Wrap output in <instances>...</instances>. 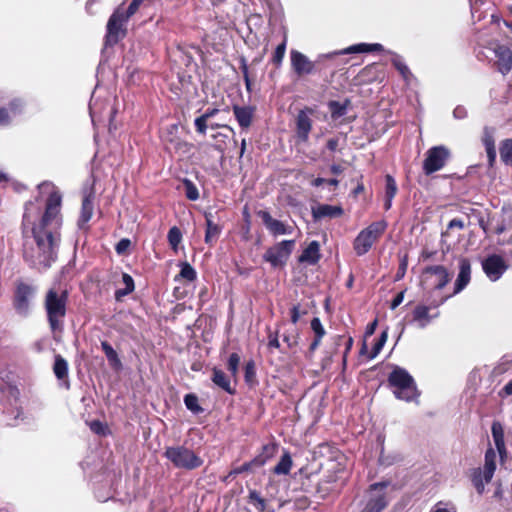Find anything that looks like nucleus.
Listing matches in <instances>:
<instances>
[{"mask_svg": "<svg viewBox=\"0 0 512 512\" xmlns=\"http://www.w3.org/2000/svg\"><path fill=\"white\" fill-rule=\"evenodd\" d=\"M38 192L45 205L41 224L62 222V195L59 189L52 182L44 181L38 185Z\"/></svg>", "mask_w": 512, "mask_h": 512, "instance_id": "obj_1", "label": "nucleus"}, {"mask_svg": "<svg viewBox=\"0 0 512 512\" xmlns=\"http://www.w3.org/2000/svg\"><path fill=\"white\" fill-rule=\"evenodd\" d=\"M68 291L56 287L50 288L45 296V310L52 331L60 330L66 315Z\"/></svg>", "mask_w": 512, "mask_h": 512, "instance_id": "obj_2", "label": "nucleus"}, {"mask_svg": "<svg viewBox=\"0 0 512 512\" xmlns=\"http://www.w3.org/2000/svg\"><path fill=\"white\" fill-rule=\"evenodd\" d=\"M388 383L393 388L397 399L412 402L416 401L420 395L413 377L402 367L396 366L392 370Z\"/></svg>", "mask_w": 512, "mask_h": 512, "instance_id": "obj_3", "label": "nucleus"}, {"mask_svg": "<svg viewBox=\"0 0 512 512\" xmlns=\"http://www.w3.org/2000/svg\"><path fill=\"white\" fill-rule=\"evenodd\" d=\"M164 456L180 469L193 470L203 464V460L185 446L167 447Z\"/></svg>", "mask_w": 512, "mask_h": 512, "instance_id": "obj_4", "label": "nucleus"}, {"mask_svg": "<svg viewBox=\"0 0 512 512\" xmlns=\"http://www.w3.org/2000/svg\"><path fill=\"white\" fill-rule=\"evenodd\" d=\"M391 482L382 481L373 483L367 490V500L360 512H382L388 505L390 499L387 494Z\"/></svg>", "mask_w": 512, "mask_h": 512, "instance_id": "obj_5", "label": "nucleus"}, {"mask_svg": "<svg viewBox=\"0 0 512 512\" xmlns=\"http://www.w3.org/2000/svg\"><path fill=\"white\" fill-rule=\"evenodd\" d=\"M36 242L39 249V264L45 269L49 268L57 256L56 248L59 243V236L50 231H44L37 236Z\"/></svg>", "mask_w": 512, "mask_h": 512, "instance_id": "obj_6", "label": "nucleus"}, {"mask_svg": "<svg viewBox=\"0 0 512 512\" xmlns=\"http://www.w3.org/2000/svg\"><path fill=\"white\" fill-rule=\"evenodd\" d=\"M496 470V452L493 448H488L485 452V463L483 470L476 468L472 472V483L479 494L485 490V484H488L493 478Z\"/></svg>", "mask_w": 512, "mask_h": 512, "instance_id": "obj_7", "label": "nucleus"}, {"mask_svg": "<svg viewBox=\"0 0 512 512\" xmlns=\"http://www.w3.org/2000/svg\"><path fill=\"white\" fill-rule=\"evenodd\" d=\"M450 157V152L445 146H434L426 152L423 161V171L426 175H430L442 169Z\"/></svg>", "mask_w": 512, "mask_h": 512, "instance_id": "obj_8", "label": "nucleus"}, {"mask_svg": "<svg viewBox=\"0 0 512 512\" xmlns=\"http://www.w3.org/2000/svg\"><path fill=\"white\" fill-rule=\"evenodd\" d=\"M450 281V274L442 265L428 266L422 273V284L435 290L443 289Z\"/></svg>", "mask_w": 512, "mask_h": 512, "instance_id": "obj_9", "label": "nucleus"}, {"mask_svg": "<svg viewBox=\"0 0 512 512\" xmlns=\"http://www.w3.org/2000/svg\"><path fill=\"white\" fill-rule=\"evenodd\" d=\"M295 246L294 240H284L276 245L270 247L265 252L263 258L266 262L270 263L273 267L283 266L290 254L292 253Z\"/></svg>", "mask_w": 512, "mask_h": 512, "instance_id": "obj_10", "label": "nucleus"}, {"mask_svg": "<svg viewBox=\"0 0 512 512\" xmlns=\"http://www.w3.org/2000/svg\"><path fill=\"white\" fill-rule=\"evenodd\" d=\"M127 21L121 7L113 12L107 23L106 44L114 45L125 36L124 25Z\"/></svg>", "mask_w": 512, "mask_h": 512, "instance_id": "obj_11", "label": "nucleus"}, {"mask_svg": "<svg viewBox=\"0 0 512 512\" xmlns=\"http://www.w3.org/2000/svg\"><path fill=\"white\" fill-rule=\"evenodd\" d=\"M384 232L383 226H368L354 240V250L358 256L366 254Z\"/></svg>", "mask_w": 512, "mask_h": 512, "instance_id": "obj_12", "label": "nucleus"}, {"mask_svg": "<svg viewBox=\"0 0 512 512\" xmlns=\"http://www.w3.org/2000/svg\"><path fill=\"white\" fill-rule=\"evenodd\" d=\"M315 110L311 107L300 109L295 117V135L299 142L307 143L313 127L312 116Z\"/></svg>", "mask_w": 512, "mask_h": 512, "instance_id": "obj_13", "label": "nucleus"}, {"mask_svg": "<svg viewBox=\"0 0 512 512\" xmlns=\"http://www.w3.org/2000/svg\"><path fill=\"white\" fill-rule=\"evenodd\" d=\"M179 127L177 124H171L166 127L163 140L166 146V149L169 152H175L179 154H186L190 150V145L183 141L178 136Z\"/></svg>", "mask_w": 512, "mask_h": 512, "instance_id": "obj_14", "label": "nucleus"}, {"mask_svg": "<svg viewBox=\"0 0 512 512\" xmlns=\"http://www.w3.org/2000/svg\"><path fill=\"white\" fill-rule=\"evenodd\" d=\"M482 268L491 281H497L508 269V264L500 255L492 254L482 261Z\"/></svg>", "mask_w": 512, "mask_h": 512, "instance_id": "obj_15", "label": "nucleus"}, {"mask_svg": "<svg viewBox=\"0 0 512 512\" xmlns=\"http://www.w3.org/2000/svg\"><path fill=\"white\" fill-rule=\"evenodd\" d=\"M450 296L442 297L439 301H431L429 305H417L413 310V321L417 322L418 327L425 328L433 318L438 317L437 312L434 315L429 314L431 308H438L441 306Z\"/></svg>", "mask_w": 512, "mask_h": 512, "instance_id": "obj_16", "label": "nucleus"}, {"mask_svg": "<svg viewBox=\"0 0 512 512\" xmlns=\"http://www.w3.org/2000/svg\"><path fill=\"white\" fill-rule=\"evenodd\" d=\"M95 189L94 182L85 184L82 189V206L80 222L87 223L91 220L94 211Z\"/></svg>", "mask_w": 512, "mask_h": 512, "instance_id": "obj_17", "label": "nucleus"}, {"mask_svg": "<svg viewBox=\"0 0 512 512\" xmlns=\"http://www.w3.org/2000/svg\"><path fill=\"white\" fill-rule=\"evenodd\" d=\"M291 66L298 76L308 75L314 71L315 64L303 53L292 50L290 53Z\"/></svg>", "mask_w": 512, "mask_h": 512, "instance_id": "obj_18", "label": "nucleus"}, {"mask_svg": "<svg viewBox=\"0 0 512 512\" xmlns=\"http://www.w3.org/2000/svg\"><path fill=\"white\" fill-rule=\"evenodd\" d=\"M496 65L502 75H507L512 70V44L498 45L495 48Z\"/></svg>", "mask_w": 512, "mask_h": 512, "instance_id": "obj_19", "label": "nucleus"}, {"mask_svg": "<svg viewBox=\"0 0 512 512\" xmlns=\"http://www.w3.org/2000/svg\"><path fill=\"white\" fill-rule=\"evenodd\" d=\"M343 214V209L338 205L317 204L312 206L314 221L330 220Z\"/></svg>", "mask_w": 512, "mask_h": 512, "instance_id": "obj_20", "label": "nucleus"}, {"mask_svg": "<svg viewBox=\"0 0 512 512\" xmlns=\"http://www.w3.org/2000/svg\"><path fill=\"white\" fill-rule=\"evenodd\" d=\"M383 50H384L383 45H381L379 43H374V44L360 43V44L352 45V46H350L346 49H343L341 51L322 54L319 56L318 60L320 61L321 59H324V58L331 59L334 56L340 55V54L367 53V52L383 51Z\"/></svg>", "mask_w": 512, "mask_h": 512, "instance_id": "obj_21", "label": "nucleus"}, {"mask_svg": "<svg viewBox=\"0 0 512 512\" xmlns=\"http://www.w3.org/2000/svg\"><path fill=\"white\" fill-rule=\"evenodd\" d=\"M471 265L468 259L462 258L459 262V273L455 281L453 294L460 293L470 282Z\"/></svg>", "mask_w": 512, "mask_h": 512, "instance_id": "obj_22", "label": "nucleus"}, {"mask_svg": "<svg viewBox=\"0 0 512 512\" xmlns=\"http://www.w3.org/2000/svg\"><path fill=\"white\" fill-rule=\"evenodd\" d=\"M31 293V288L29 285L24 283H19L17 285L15 296H14V306L16 310L20 313H27L28 311V297Z\"/></svg>", "mask_w": 512, "mask_h": 512, "instance_id": "obj_23", "label": "nucleus"}, {"mask_svg": "<svg viewBox=\"0 0 512 512\" xmlns=\"http://www.w3.org/2000/svg\"><path fill=\"white\" fill-rule=\"evenodd\" d=\"M23 111V103L19 99H14L7 107H0V125H8L11 118L20 115Z\"/></svg>", "mask_w": 512, "mask_h": 512, "instance_id": "obj_24", "label": "nucleus"}, {"mask_svg": "<svg viewBox=\"0 0 512 512\" xmlns=\"http://www.w3.org/2000/svg\"><path fill=\"white\" fill-rule=\"evenodd\" d=\"M234 116L242 129H248L251 126L254 109L249 106H233Z\"/></svg>", "mask_w": 512, "mask_h": 512, "instance_id": "obj_25", "label": "nucleus"}, {"mask_svg": "<svg viewBox=\"0 0 512 512\" xmlns=\"http://www.w3.org/2000/svg\"><path fill=\"white\" fill-rule=\"evenodd\" d=\"M53 372L56 378L63 382V386L66 389L70 388V382L68 379V363L67 361L59 354L55 355Z\"/></svg>", "mask_w": 512, "mask_h": 512, "instance_id": "obj_26", "label": "nucleus"}, {"mask_svg": "<svg viewBox=\"0 0 512 512\" xmlns=\"http://www.w3.org/2000/svg\"><path fill=\"white\" fill-rule=\"evenodd\" d=\"M320 245L317 241H312L299 256L298 261L308 265H315L320 259Z\"/></svg>", "mask_w": 512, "mask_h": 512, "instance_id": "obj_27", "label": "nucleus"}, {"mask_svg": "<svg viewBox=\"0 0 512 512\" xmlns=\"http://www.w3.org/2000/svg\"><path fill=\"white\" fill-rule=\"evenodd\" d=\"M211 379L215 385H217L227 393L231 395L235 393V390L231 387L230 379L221 369L214 368Z\"/></svg>", "mask_w": 512, "mask_h": 512, "instance_id": "obj_28", "label": "nucleus"}, {"mask_svg": "<svg viewBox=\"0 0 512 512\" xmlns=\"http://www.w3.org/2000/svg\"><path fill=\"white\" fill-rule=\"evenodd\" d=\"M101 348L109 362V365L114 369H120L122 367V363L114 348L107 341L101 342Z\"/></svg>", "mask_w": 512, "mask_h": 512, "instance_id": "obj_29", "label": "nucleus"}, {"mask_svg": "<svg viewBox=\"0 0 512 512\" xmlns=\"http://www.w3.org/2000/svg\"><path fill=\"white\" fill-rule=\"evenodd\" d=\"M350 105V100L346 99L343 103L339 101H329L328 102V108L331 113V118L333 120H336L344 115H346L348 107Z\"/></svg>", "mask_w": 512, "mask_h": 512, "instance_id": "obj_30", "label": "nucleus"}, {"mask_svg": "<svg viewBox=\"0 0 512 512\" xmlns=\"http://www.w3.org/2000/svg\"><path fill=\"white\" fill-rule=\"evenodd\" d=\"M122 283L124 285L123 288H119L115 291L116 300H121L123 297L132 293L135 289L134 280L131 275L127 273L122 274Z\"/></svg>", "mask_w": 512, "mask_h": 512, "instance_id": "obj_31", "label": "nucleus"}, {"mask_svg": "<svg viewBox=\"0 0 512 512\" xmlns=\"http://www.w3.org/2000/svg\"><path fill=\"white\" fill-rule=\"evenodd\" d=\"M385 182H386V185H385V204L384 205H385L386 209H389L392 204V199L396 195L398 188H397L395 179L389 174L385 176Z\"/></svg>", "mask_w": 512, "mask_h": 512, "instance_id": "obj_32", "label": "nucleus"}, {"mask_svg": "<svg viewBox=\"0 0 512 512\" xmlns=\"http://www.w3.org/2000/svg\"><path fill=\"white\" fill-rule=\"evenodd\" d=\"M389 53L393 56L391 59L393 66L401 74L403 79L406 82H409L410 79L412 78V73H411L410 69L408 68V66L405 64V62L403 61L402 57L393 52H389Z\"/></svg>", "mask_w": 512, "mask_h": 512, "instance_id": "obj_33", "label": "nucleus"}, {"mask_svg": "<svg viewBox=\"0 0 512 512\" xmlns=\"http://www.w3.org/2000/svg\"><path fill=\"white\" fill-rule=\"evenodd\" d=\"M292 458L288 452H285L276 466L273 468V473L276 475H287L292 468Z\"/></svg>", "mask_w": 512, "mask_h": 512, "instance_id": "obj_34", "label": "nucleus"}, {"mask_svg": "<svg viewBox=\"0 0 512 512\" xmlns=\"http://www.w3.org/2000/svg\"><path fill=\"white\" fill-rule=\"evenodd\" d=\"M266 463V458L259 455L249 462H245L240 467L234 470V473L240 474L243 472L251 471L255 467H261Z\"/></svg>", "mask_w": 512, "mask_h": 512, "instance_id": "obj_35", "label": "nucleus"}, {"mask_svg": "<svg viewBox=\"0 0 512 512\" xmlns=\"http://www.w3.org/2000/svg\"><path fill=\"white\" fill-rule=\"evenodd\" d=\"M500 157L505 164L512 166V139H506L501 143Z\"/></svg>", "mask_w": 512, "mask_h": 512, "instance_id": "obj_36", "label": "nucleus"}, {"mask_svg": "<svg viewBox=\"0 0 512 512\" xmlns=\"http://www.w3.org/2000/svg\"><path fill=\"white\" fill-rule=\"evenodd\" d=\"M180 273L178 276L175 277V280L177 281L178 278L185 279L189 282H192L196 279L197 274L195 269L188 263V262H181L180 263Z\"/></svg>", "mask_w": 512, "mask_h": 512, "instance_id": "obj_37", "label": "nucleus"}, {"mask_svg": "<svg viewBox=\"0 0 512 512\" xmlns=\"http://www.w3.org/2000/svg\"><path fill=\"white\" fill-rule=\"evenodd\" d=\"M248 499H249V503L251 505H253V507L258 512H264L265 511V509H266V500L261 497V495H260V493L258 491L251 490L249 492Z\"/></svg>", "mask_w": 512, "mask_h": 512, "instance_id": "obj_38", "label": "nucleus"}, {"mask_svg": "<svg viewBox=\"0 0 512 512\" xmlns=\"http://www.w3.org/2000/svg\"><path fill=\"white\" fill-rule=\"evenodd\" d=\"M184 404L188 410L195 414L203 411V408L198 403V397L195 394H187L184 397Z\"/></svg>", "mask_w": 512, "mask_h": 512, "instance_id": "obj_39", "label": "nucleus"}, {"mask_svg": "<svg viewBox=\"0 0 512 512\" xmlns=\"http://www.w3.org/2000/svg\"><path fill=\"white\" fill-rule=\"evenodd\" d=\"M182 240V232L177 226H172L168 233V241L171 246V248L174 251H177L178 245L180 244Z\"/></svg>", "mask_w": 512, "mask_h": 512, "instance_id": "obj_40", "label": "nucleus"}, {"mask_svg": "<svg viewBox=\"0 0 512 512\" xmlns=\"http://www.w3.org/2000/svg\"><path fill=\"white\" fill-rule=\"evenodd\" d=\"M387 337H388L387 332L383 331L381 333L379 339L377 340V342L374 344L370 354L368 355L369 360L374 359L380 353V351L382 350L383 346L385 345V343L387 341Z\"/></svg>", "mask_w": 512, "mask_h": 512, "instance_id": "obj_41", "label": "nucleus"}, {"mask_svg": "<svg viewBox=\"0 0 512 512\" xmlns=\"http://www.w3.org/2000/svg\"><path fill=\"white\" fill-rule=\"evenodd\" d=\"M185 195L189 200L195 201L199 198V192L197 187L193 184L192 181L185 179L183 181Z\"/></svg>", "mask_w": 512, "mask_h": 512, "instance_id": "obj_42", "label": "nucleus"}, {"mask_svg": "<svg viewBox=\"0 0 512 512\" xmlns=\"http://www.w3.org/2000/svg\"><path fill=\"white\" fill-rule=\"evenodd\" d=\"M285 51H286V38H284L283 42L281 44H279L274 51V54L272 57V62L275 65L279 66L282 63L284 55H285Z\"/></svg>", "mask_w": 512, "mask_h": 512, "instance_id": "obj_43", "label": "nucleus"}, {"mask_svg": "<svg viewBox=\"0 0 512 512\" xmlns=\"http://www.w3.org/2000/svg\"><path fill=\"white\" fill-rule=\"evenodd\" d=\"M239 364H240V356L237 353H232L229 356V359L227 362V369L231 373V375L234 377L238 373Z\"/></svg>", "mask_w": 512, "mask_h": 512, "instance_id": "obj_44", "label": "nucleus"}, {"mask_svg": "<svg viewBox=\"0 0 512 512\" xmlns=\"http://www.w3.org/2000/svg\"><path fill=\"white\" fill-rule=\"evenodd\" d=\"M311 329L315 334V338L322 339L325 335V329L318 317H315L311 320Z\"/></svg>", "mask_w": 512, "mask_h": 512, "instance_id": "obj_45", "label": "nucleus"}, {"mask_svg": "<svg viewBox=\"0 0 512 512\" xmlns=\"http://www.w3.org/2000/svg\"><path fill=\"white\" fill-rule=\"evenodd\" d=\"M131 246V241L128 238H122L116 245L115 251L118 255H126Z\"/></svg>", "mask_w": 512, "mask_h": 512, "instance_id": "obj_46", "label": "nucleus"}, {"mask_svg": "<svg viewBox=\"0 0 512 512\" xmlns=\"http://www.w3.org/2000/svg\"><path fill=\"white\" fill-rule=\"evenodd\" d=\"M220 234V226H207L205 241L206 243H212L218 238Z\"/></svg>", "mask_w": 512, "mask_h": 512, "instance_id": "obj_47", "label": "nucleus"}, {"mask_svg": "<svg viewBox=\"0 0 512 512\" xmlns=\"http://www.w3.org/2000/svg\"><path fill=\"white\" fill-rule=\"evenodd\" d=\"M207 121L205 117L202 115L197 117L194 121L196 131L202 135L206 134L207 131Z\"/></svg>", "mask_w": 512, "mask_h": 512, "instance_id": "obj_48", "label": "nucleus"}, {"mask_svg": "<svg viewBox=\"0 0 512 512\" xmlns=\"http://www.w3.org/2000/svg\"><path fill=\"white\" fill-rule=\"evenodd\" d=\"M256 375L255 364L253 361H249L245 365V380L251 382Z\"/></svg>", "mask_w": 512, "mask_h": 512, "instance_id": "obj_49", "label": "nucleus"}, {"mask_svg": "<svg viewBox=\"0 0 512 512\" xmlns=\"http://www.w3.org/2000/svg\"><path fill=\"white\" fill-rule=\"evenodd\" d=\"M483 144L485 149L495 148V140L493 134L488 128H486L484 131Z\"/></svg>", "mask_w": 512, "mask_h": 512, "instance_id": "obj_50", "label": "nucleus"}, {"mask_svg": "<svg viewBox=\"0 0 512 512\" xmlns=\"http://www.w3.org/2000/svg\"><path fill=\"white\" fill-rule=\"evenodd\" d=\"M307 313L306 310H301L300 305H294L291 308V321L296 324L302 315Z\"/></svg>", "mask_w": 512, "mask_h": 512, "instance_id": "obj_51", "label": "nucleus"}, {"mask_svg": "<svg viewBox=\"0 0 512 512\" xmlns=\"http://www.w3.org/2000/svg\"><path fill=\"white\" fill-rule=\"evenodd\" d=\"M142 2H143L142 0H133L130 3L126 12H124V16L126 17V19H129L138 10V8Z\"/></svg>", "mask_w": 512, "mask_h": 512, "instance_id": "obj_52", "label": "nucleus"}, {"mask_svg": "<svg viewBox=\"0 0 512 512\" xmlns=\"http://www.w3.org/2000/svg\"><path fill=\"white\" fill-rule=\"evenodd\" d=\"M491 430H492L493 440L504 438L503 428L500 423L494 422L492 424Z\"/></svg>", "mask_w": 512, "mask_h": 512, "instance_id": "obj_53", "label": "nucleus"}, {"mask_svg": "<svg viewBox=\"0 0 512 512\" xmlns=\"http://www.w3.org/2000/svg\"><path fill=\"white\" fill-rule=\"evenodd\" d=\"M430 512H456V509L453 505L450 508L446 507V504L443 502H438Z\"/></svg>", "mask_w": 512, "mask_h": 512, "instance_id": "obj_54", "label": "nucleus"}, {"mask_svg": "<svg viewBox=\"0 0 512 512\" xmlns=\"http://www.w3.org/2000/svg\"><path fill=\"white\" fill-rule=\"evenodd\" d=\"M494 443H495L496 449H497L500 457L503 459V457L506 454V447H505L504 438L503 439H496V440H494Z\"/></svg>", "mask_w": 512, "mask_h": 512, "instance_id": "obj_55", "label": "nucleus"}, {"mask_svg": "<svg viewBox=\"0 0 512 512\" xmlns=\"http://www.w3.org/2000/svg\"><path fill=\"white\" fill-rule=\"evenodd\" d=\"M268 347L269 348H280V343H279V340H278V335L277 334H272L270 333L269 336H268Z\"/></svg>", "mask_w": 512, "mask_h": 512, "instance_id": "obj_56", "label": "nucleus"}, {"mask_svg": "<svg viewBox=\"0 0 512 512\" xmlns=\"http://www.w3.org/2000/svg\"><path fill=\"white\" fill-rule=\"evenodd\" d=\"M406 269H407V260H406V258H404L400 262V265H399V268H398V271L396 274V280H400L405 275Z\"/></svg>", "mask_w": 512, "mask_h": 512, "instance_id": "obj_57", "label": "nucleus"}, {"mask_svg": "<svg viewBox=\"0 0 512 512\" xmlns=\"http://www.w3.org/2000/svg\"><path fill=\"white\" fill-rule=\"evenodd\" d=\"M453 116L456 118V119H463L467 116V111L464 107L462 106H457L454 111H453Z\"/></svg>", "mask_w": 512, "mask_h": 512, "instance_id": "obj_58", "label": "nucleus"}, {"mask_svg": "<svg viewBox=\"0 0 512 512\" xmlns=\"http://www.w3.org/2000/svg\"><path fill=\"white\" fill-rule=\"evenodd\" d=\"M273 235L277 236L287 232L286 226H268Z\"/></svg>", "mask_w": 512, "mask_h": 512, "instance_id": "obj_59", "label": "nucleus"}, {"mask_svg": "<svg viewBox=\"0 0 512 512\" xmlns=\"http://www.w3.org/2000/svg\"><path fill=\"white\" fill-rule=\"evenodd\" d=\"M338 144H339V140H338V138H330V139H328V141H327L326 147H327L330 151L334 152V151H336V150H337V148H338Z\"/></svg>", "mask_w": 512, "mask_h": 512, "instance_id": "obj_60", "label": "nucleus"}, {"mask_svg": "<svg viewBox=\"0 0 512 512\" xmlns=\"http://www.w3.org/2000/svg\"><path fill=\"white\" fill-rule=\"evenodd\" d=\"M403 299H404V292L398 293L391 303V309H395L396 307H398L403 302Z\"/></svg>", "mask_w": 512, "mask_h": 512, "instance_id": "obj_61", "label": "nucleus"}, {"mask_svg": "<svg viewBox=\"0 0 512 512\" xmlns=\"http://www.w3.org/2000/svg\"><path fill=\"white\" fill-rule=\"evenodd\" d=\"M486 153H487L489 165L493 166V164L496 160V149L495 148L486 149Z\"/></svg>", "mask_w": 512, "mask_h": 512, "instance_id": "obj_62", "label": "nucleus"}, {"mask_svg": "<svg viewBox=\"0 0 512 512\" xmlns=\"http://www.w3.org/2000/svg\"><path fill=\"white\" fill-rule=\"evenodd\" d=\"M283 341L287 344L289 348H292L297 344L296 336L284 335Z\"/></svg>", "mask_w": 512, "mask_h": 512, "instance_id": "obj_63", "label": "nucleus"}, {"mask_svg": "<svg viewBox=\"0 0 512 512\" xmlns=\"http://www.w3.org/2000/svg\"><path fill=\"white\" fill-rule=\"evenodd\" d=\"M91 427V430L94 431L95 433H101L102 431V428H103V425L101 422L99 421H93L90 425Z\"/></svg>", "mask_w": 512, "mask_h": 512, "instance_id": "obj_64", "label": "nucleus"}]
</instances>
